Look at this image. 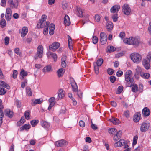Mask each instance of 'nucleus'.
I'll return each mask as SVG.
<instances>
[{
    "label": "nucleus",
    "mask_w": 151,
    "mask_h": 151,
    "mask_svg": "<svg viewBox=\"0 0 151 151\" xmlns=\"http://www.w3.org/2000/svg\"><path fill=\"white\" fill-rule=\"evenodd\" d=\"M124 42L128 45H132L135 46H138L141 42L140 38L139 37H131L124 39Z\"/></svg>",
    "instance_id": "1"
},
{
    "label": "nucleus",
    "mask_w": 151,
    "mask_h": 151,
    "mask_svg": "<svg viewBox=\"0 0 151 151\" xmlns=\"http://www.w3.org/2000/svg\"><path fill=\"white\" fill-rule=\"evenodd\" d=\"M130 57L133 62L137 63L140 62L142 58V56L140 54L137 53L131 54Z\"/></svg>",
    "instance_id": "2"
},
{
    "label": "nucleus",
    "mask_w": 151,
    "mask_h": 151,
    "mask_svg": "<svg viewBox=\"0 0 151 151\" xmlns=\"http://www.w3.org/2000/svg\"><path fill=\"white\" fill-rule=\"evenodd\" d=\"M47 18V17L44 14L42 16L41 19L39 20V22L37 25V27L38 28H41L45 27V21Z\"/></svg>",
    "instance_id": "3"
},
{
    "label": "nucleus",
    "mask_w": 151,
    "mask_h": 151,
    "mask_svg": "<svg viewBox=\"0 0 151 151\" xmlns=\"http://www.w3.org/2000/svg\"><path fill=\"white\" fill-rule=\"evenodd\" d=\"M132 75V72L130 70H127L125 74V80L127 82H129L131 83V86H132V83L133 82V79L131 78Z\"/></svg>",
    "instance_id": "4"
},
{
    "label": "nucleus",
    "mask_w": 151,
    "mask_h": 151,
    "mask_svg": "<svg viewBox=\"0 0 151 151\" xmlns=\"http://www.w3.org/2000/svg\"><path fill=\"white\" fill-rule=\"evenodd\" d=\"M150 126L149 123L144 122L141 125L140 127L141 131L142 132H145L148 130Z\"/></svg>",
    "instance_id": "5"
},
{
    "label": "nucleus",
    "mask_w": 151,
    "mask_h": 151,
    "mask_svg": "<svg viewBox=\"0 0 151 151\" xmlns=\"http://www.w3.org/2000/svg\"><path fill=\"white\" fill-rule=\"evenodd\" d=\"M100 41L102 45H104L107 42V35L104 32H101L100 35Z\"/></svg>",
    "instance_id": "6"
},
{
    "label": "nucleus",
    "mask_w": 151,
    "mask_h": 151,
    "mask_svg": "<svg viewBox=\"0 0 151 151\" xmlns=\"http://www.w3.org/2000/svg\"><path fill=\"white\" fill-rule=\"evenodd\" d=\"M122 11L127 15H129L131 9L129 5L127 4H124L122 7Z\"/></svg>",
    "instance_id": "7"
},
{
    "label": "nucleus",
    "mask_w": 151,
    "mask_h": 151,
    "mask_svg": "<svg viewBox=\"0 0 151 151\" xmlns=\"http://www.w3.org/2000/svg\"><path fill=\"white\" fill-rule=\"evenodd\" d=\"M60 44L58 42L53 43L52 45L49 46V49L52 51H55L60 46Z\"/></svg>",
    "instance_id": "8"
},
{
    "label": "nucleus",
    "mask_w": 151,
    "mask_h": 151,
    "mask_svg": "<svg viewBox=\"0 0 151 151\" xmlns=\"http://www.w3.org/2000/svg\"><path fill=\"white\" fill-rule=\"evenodd\" d=\"M71 86L73 89V91L75 92L78 91V87L76 83L73 78H70V80Z\"/></svg>",
    "instance_id": "9"
},
{
    "label": "nucleus",
    "mask_w": 151,
    "mask_h": 151,
    "mask_svg": "<svg viewBox=\"0 0 151 151\" xmlns=\"http://www.w3.org/2000/svg\"><path fill=\"white\" fill-rule=\"evenodd\" d=\"M8 3L9 4L10 7L17 8L18 6V1L17 0H9Z\"/></svg>",
    "instance_id": "10"
},
{
    "label": "nucleus",
    "mask_w": 151,
    "mask_h": 151,
    "mask_svg": "<svg viewBox=\"0 0 151 151\" xmlns=\"http://www.w3.org/2000/svg\"><path fill=\"white\" fill-rule=\"evenodd\" d=\"M67 144L66 141L64 139L55 142V145L58 147L64 146L66 145Z\"/></svg>",
    "instance_id": "11"
},
{
    "label": "nucleus",
    "mask_w": 151,
    "mask_h": 151,
    "mask_svg": "<svg viewBox=\"0 0 151 151\" xmlns=\"http://www.w3.org/2000/svg\"><path fill=\"white\" fill-rule=\"evenodd\" d=\"M2 104V101L0 99V125H1L2 123V119L4 116L3 112L2 110V109L4 108V106Z\"/></svg>",
    "instance_id": "12"
},
{
    "label": "nucleus",
    "mask_w": 151,
    "mask_h": 151,
    "mask_svg": "<svg viewBox=\"0 0 151 151\" xmlns=\"http://www.w3.org/2000/svg\"><path fill=\"white\" fill-rule=\"evenodd\" d=\"M43 47L42 45H40L37 49V53L38 56L40 58H42L43 53Z\"/></svg>",
    "instance_id": "13"
},
{
    "label": "nucleus",
    "mask_w": 151,
    "mask_h": 151,
    "mask_svg": "<svg viewBox=\"0 0 151 151\" xmlns=\"http://www.w3.org/2000/svg\"><path fill=\"white\" fill-rule=\"evenodd\" d=\"M120 8L119 6L115 5L113 6L110 9L111 13L114 14L117 13Z\"/></svg>",
    "instance_id": "14"
},
{
    "label": "nucleus",
    "mask_w": 151,
    "mask_h": 151,
    "mask_svg": "<svg viewBox=\"0 0 151 151\" xmlns=\"http://www.w3.org/2000/svg\"><path fill=\"white\" fill-rule=\"evenodd\" d=\"M150 111L147 107H145L143 109L142 114L145 117L148 116L150 115Z\"/></svg>",
    "instance_id": "15"
},
{
    "label": "nucleus",
    "mask_w": 151,
    "mask_h": 151,
    "mask_svg": "<svg viewBox=\"0 0 151 151\" xmlns=\"http://www.w3.org/2000/svg\"><path fill=\"white\" fill-rule=\"evenodd\" d=\"M28 32V28L26 27H24L22 29L21 32V36L22 37H24Z\"/></svg>",
    "instance_id": "16"
},
{
    "label": "nucleus",
    "mask_w": 151,
    "mask_h": 151,
    "mask_svg": "<svg viewBox=\"0 0 151 151\" xmlns=\"http://www.w3.org/2000/svg\"><path fill=\"white\" fill-rule=\"evenodd\" d=\"M32 104L33 106H35L36 104H40L43 101L42 99H33L32 100Z\"/></svg>",
    "instance_id": "17"
},
{
    "label": "nucleus",
    "mask_w": 151,
    "mask_h": 151,
    "mask_svg": "<svg viewBox=\"0 0 151 151\" xmlns=\"http://www.w3.org/2000/svg\"><path fill=\"white\" fill-rule=\"evenodd\" d=\"M64 22L66 26H68L70 24V18L67 15H65L64 18Z\"/></svg>",
    "instance_id": "18"
},
{
    "label": "nucleus",
    "mask_w": 151,
    "mask_h": 151,
    "mask_svg": "<svg viewBox=\"0 0 151 151\" xmlns=\"http://www.w3.org/2000/svg\"><path fill=\"white\" fill-rule=\"evenodd\" d=\"M149 61L146 59H144L143 60V65L145 68L147 69H148L150 68V65L149 63Z\"/></svg>",
    "instance_id": "19"
},
{
    "label": "nucleus",
    "mask_w": 151,
    "mask_h": 151,
    "mask_svg": "<svg viewBox=\"0 0 151 151\" xmlns=\"http://www.w3.org/2000/svg\"><path fill=\"white\" fill-rule=\"evenodd\" d=\"M31 126L30 124H25L24 125L22 126L19 129L20 131H22L23 130H25L28 131L30 129Z\"/></svg>",
    "instance_id": "20"
},
{
    "label": "nucleus",
    "mask_w": 151,
    "mask_h": 151,
    "mask_svg": "<svg viewBox=\"0 0 151 151\" xmlns=\"http://www.w3.org/2000/svg\"><path fill=\"white\" fill-rule=\"evenodd\" d=\"M4 87L9 89L10 88L9 86L2 81H0V87Z\"/></svg>",
    "instance_id": "21"
},
{
    "label": "nucleus",
    "mask_w": 151,
    "mask_h": 151,
    "mask_svg": "<svg viewBox=\"0 0 151 151\" xmlns=\"http://www.w3.org/2000/svg\"><path fill=\"white\" fill-rule=\"evenodd\" d=\"M5 114L9 117H12L13 116V112L9 109H7L5 111Z\"/></svg>",
    "instance_id": "22"
},
{
    "label": "nucleus",
    "mask_w": 151,
    "mask_h": 151,
    "mask_svg": "<svg viewBox=\"0 0 151 151\" xmlns=\"http://www.w3.org/2000/svg\"><path fill=\"white\" fill-rule=\"evenodd\" d=\"M140 116L141 114L140 113H136L134 116L133 119L134 121L136 122H138L140 119Z\"/></svg>",
    "instance_id": "23"
},
{
    "label": "nucleus",
    "mask_w": 151,
    "mask_h": 151,
    "mask_svg": "<svg viewBox=\"0 0 151 151\" xmlns=\"http://www.w3.org/2000/svg\"><path fill=\"white\" fill-rule=\"evenodd\" d=\"M55 29V25L52 23L49 26V34L50 35H52L53 34Z\"/></svg>",
    "instance_id": "24"
},
{
    "label": "nucleus",
    "mask_w": 151,
    "mask_h": 151,
    "mask_svg": "<svg viewBox=\"0 0 151 151\" xmlns=\"http://www.w3.org/2000/svg\"><path fill=\"white\" fill-rule=\"evenodd\" d=\"M49 24V22H46L45 27H44V29L43 32V34L44 35H46L48 34Z\"/></svg>",
    "instance_id": "25"
},
{
    "label": "nucleus",
    "mask_w": 151,
    "mask_h": 151,
    "mask_svg": "<svg viewBox=\"0 0 151 151\" xmlns=\"http://www.w3.org/2000/svg\"><path fill=\"white\" fill-rule=\"evenodd\" d=\"M52 67L50 65H47L45 67L42 69V71L45 73L49 72L51 71Z\"/></svg>",
    "instance_id": "26"
},
{
    "label": "nucleus",
    "mask_w": 151,
    "mask_h": 151,
    "mask_svg": "<svg viewBox=\"0 0 151 151\" xmlns=\"http://www.w3.org/2000/svg\"><path fill=\"white\" fill-rule=\"evenodd\" d=\"M65 72V69L63 68H60L58 69L57 71V75L59 77H60L63 76Z\"/></svg>",
    "instance_id": "27"
},
{
    "label": "nucleus",
    "mask_w": 151,
    "mask_h": 151,
    "mask_svg": "<svg viewBox=\"0 0 151 151\" xmlns=\"http://www.w3.org/2000/svg\"><path fill=\"white\" fill-rule=\"evenodd\" d=\"M41 125L42 127H43L44 128L48 129L50 127V125L49 123L45 121H42L41 122Z\"/></svg>",
    "instance_id": "28"
},
{
    "label": "nucleus",
    "mask_w": 151,
    "mask_h": 151,
    "mask_svg": "<svg viewBox=\"0 0 151 151\" xmlns=\"http://www.w3.org/2000/svg\"><path fill=\"white\" fill-rule=\"evenodd\" d=\"M116 50V48L113 46H108L107 47L106 52L111 53L114 52Z\"/></svg>",
    "instance_id": "29"
},
{
    "label": "nucleus",
    "mask_w": 151,
    "mask_h": 151,
    "mask_svg": "<svg viewBox=\"0 0 151 151\" xmlns=\"http://www.w3.org/2000/svg\"><path fill=\"white\" fill-rule=\"evenodd\" d=\"M28 75L27 73L23 69H22L20 73V75L21 76V79H23L24 78V77L27 76Z\"/></svg>",
    "instance_id": "30"
},
{
    "label": "nucleus",
    "mask_w": 151,
    "mask_h": 151,
    "mask_svg": "<svg viewBox=\"0 0 151 151\" xmlns=\"http://www.w3.org/2000/svg\"><path fill=\"white\" fill-rule=\"evenodd\" d=\"M109 120L112 122L114 124H118L120 123L119 120L116 118H112L110 119Z\"/></svg>",
    "instance_id": "31"
},
{
    "label": "nucleus",
    "mask_w": 151,
    "mask_h": 151,
    "mask_svg": "<svg viewBox=\"0 0 151 151\" xmlns=\"http://www.w3.org/2000/svg\"><path fill=\"white\" fill-rule=\"evenodd\" d=\"M113 27V24L112 22H108L107 23V28L109 31L111 30Z\"/></svg>",
    "instance_id": "32"
},
{
    "label": "nucleus",
    "mask_w": 151,
    "mask_h": 151,
    "mask_svg": "<svg viewBox=\"0 0 151 151\" xmlns=\"http://www.w3.org/2000/svg\"><path fill=\"white\" fill-rule=\"evenodd\" d=\"M141 76L143 78L148 79L150 76V74L148 73H140Z\"/></svg>",
    "instance_id": "33"
},
{
    "label": "nucleus",
    "mask_w": 151,
    "mask_h": 151,
    "mask_svg": "<svg viewBox=\"0 0 151 151\" xmlns=\"http://www.w3.org/2000/svg\"><path fill=\"white\" fill-rule=\"evenodd\" d=\"M30 111L29 110H27L25 111L24 116L26 119L28 120L30 119Z\"/></svg>",
    "instance_id": "34"
},
{
    "label": "nucleus",
    "mask_w": 151,
    "mask_h": 151,
    "mask_svg": "<svg viewBox=\"0 0 151 151\" xmlns=\"http://www.w3.org/2000/svg\"><path fill=\"white\" fill-rule=\"evenodd\" d=\"M117 146L118 147H121L124 145L125 143L124 140L123 139H120L119 141L116 142Z\"/></svg>",
    "instance_id": "35"
},
{
    "label": "nucleus",
    "mask_w": 151,
    "mask_h": 151,
    "mask_svg": "<svg viewBox=\"0 0 151 151\" xmlns=\"http://www.w3.org/2000/svg\"><path fill=\"white\" fill-rule=\"evenodd\" d=\"M68 41L69 48L70 49V50H72L73 49V46L71 45L72 39L71 37L69 36H68Z\"/></svg>",
    "instance_id": "36"
},
{
    "label": "nucleus",
    "mask_w": 151,
    "mask_h": 151,
    "mask_svg": "<svg viewBox=\"0 0 151 151\" xmlns=\"http://www.w3.org/2000/svg\"><path fill=\"white\" fill-rule=\"evenodd\" d=\"M39 122V121L38 120H33L30 121V123L32 127H35L37 124Z\"/></svg>",
    "instance_id": "37"
},
{
    "label": "nucleus",
    "mask_w": 151,
    "mask_h": 151,
    "mask_svg": "<svg viewBox=\"0 0 151 151\" xmlns=\"http://www.w3.org/2000/svg\"><path fill=\"white\" fill-rule=\"evenodd\" d=\"M58 96L59 98H62L64 96V92L62 89L60 90Z\"/></svg>",
    "instance_id": "38"
},
{
    "label": "nucleus",
    "mask_w": 151,
    "mask_h": 151,
    "mask_svg": "<svg viewBox=\"0 0 151 151\" xmlns=\"http://www.w3.org/2000/svg\"><path fill=\"white\" fill-rule=\"evenodd\" d=\"M0 24L2 28L6 26V22L5 19H2L0 22Z\"/></svg>",
    "instance_id": "39"
},
{
    "label": "nucleus",
    "mask_w": 151,
    "mask_h": 151,
    "mask_svg": "<svg viewBox=\"0 0 151 151\" xmlns=\"http://www.w3.org/2000/svg\"><path fill=\"white\" fill-rule=\"evenodd\" d=\"M138 89L137 85L136 84H135L132 86V90L134 92H136L138 91Z\"/></svg>",
    "instance_id": "40"
},
{
    "label": "nucleus",
    "mask_w": 151,
    "mask_h": 151,
    "mask_svg": "<svg viewBox=\"0 0 151 151\" xmlns=\"http://www.w3.org/2000/svg\"><path fill=\"white\" fill-rule=\"evenodd\" d=\"M77 10L78 13V16L80 17H82L83 16V14L81 9L80 7H78Z\"/></svg>",
    "instance_id": "41"
},
{
    "label": "nucleus",
    "mask_w": 151,
    "mask_h": 151,
    "mask_svg": "<svg viewBox=\"0 0 151 151\" xmlns=\"http://www.w3.org/2000/svg\"><path fill=\"white\" fill-rule=\"evenodd\" d=\"M117 132L116 129L114 128L110 129L109 130V132L110 134H114Z\"/></svg>",
    "instance_id": "42"
},
{
    "label": "nucleus",
    "mask_w": 151,
    "mask_h": 151,
    "mask_svg": "<svg viewBox=\"0 0 151 151\" xmlns=\"http://www.w3.org/2000/svg\"><path fill=\"white\" fill-rule=\"evenodd\" d=\"M26 90L27 93L28 95L29 96H31L32 95V93L31 89L29 87H27L26 88Z\"/></svg>",
    "instance_id": "43"
},
{
    "label": "nucleus",
    "mask_w": 151,
    "mask_h": 151,
    "mask_svg": "<svg viewBox=\"0 0 151 151\" xmlns=\"http://www.w3.org/2000/svg\"><path fill=\"white\" fill-rule=\"evenodd\" d=\"M118 17L117 13L114 14L112 16V18L114 22H116L117 21Z\"/></svg>",
    "instance_id": "44"
},
{
    "label": "nucleus",
    "mask_w": 151,
    "mask_h": 151,
    "mask_svg": "<svg viewBox=\"0 0 151 151\" xmlns=\"http://www.w3.org/2000/svg\"><path fill=\"white\" fill-rule=\"evenodd\" d=\"M6 90L3 88L0 87V95H3L6 93Z\"/></svg>",
    "instance_id": "45"
},
{
    "label": "nucleus",
    "mask_w": 151,
    "mask_h": 151,
    "mask_svg": "<svg viewBox=\"0 0 151 151\" xmlns=\"http://www.w3.org/2000/svg\"><path fill=\"white\" fill-rule=\"evenodd\" d=\"M103 62V60L102 58L99 59L96 63L97 65L99 66H101Z\"/></svg>",
    "instance_id": "46"
},
{
    "label": "nucleus",
    "mask_w": 151,
    "mask_h": 151,
    "mask_svg": "<svg viewBox=\"0 0 151 151\" xmlns=\"http://www.w3.org/2000/svg\"><path fill=\"white\" fill-rule=\"evenodd\" d=\"M15 104L18 108H20L21 106V104L20 101L19 100L17 99L15 101Z\"/></svg>",
    "instance_id": "47"
},
{
    "label": "nucleus",
    "mask_w": 151,
    "mask_h": 151,
    "mask_svg": "<svg viewBox=\"0 0 151 151\" xmlns=\"http://www.w3.org/2000/svg\"><path fill=\"white\" fill-rule=\"evenodd\" d=\"M14 52L19 55H20L21 54V52L20 51V50L18 48H15L14 50Z\"/></svg>",
    "instance_id": "48"
},
{
    "label": "nucleus",
    "mask_w": 151,
    "mask_h": 151,
    "mask_svg": "<svg viewBox=\"0 0 151 151\" xmlns=\"http://www.w3.org/2000/svg\"><path fill=\"white\" fill-rule=\"evenodd\" d=\"M109 79L110 81L112 83H113L116 81V78L114 76H111L110 77Z\"/></svg>",
    "instance_id": "49"
},
{
    "label": "nucleus",
    "mask_w": 151,
    "mask_h": 151,
    "mask_svg": "<svg viewBox=\"0 0 151 151\" xmlns=\"http://www.w3.org/2000/svg\"><path fill=\"white\" fill-rule=\"evenodd\" d=\"M5 18L7 21H9L11 18V14H6Z\"/></svg>",
    "instance_id": "50"
},
{
    "label": "nucleus",
    "mask_w": 151,
    "mask_h": 151,
    "mask_svg": "<svg viewBox=\"0 0 151 151\" xmlns=\"http://www.w3.org/2000/svg\"><path fill=\"white\" fill-rule=\"evenodd\" d=\"M138 138V137L137 136L134 137L133 142V145H135L137 144Z\"/></svg>",
    "instance_id": "51"
},
{
    "label": "nucleus",
    "mask_w": 151,
    "mask_h": 151,
    "mask_svg": "<svg viewBox=\"0 0 151 151\" xmlns=\"http://www.w3.org/2000/svg\"><path fill=\"white\" fill-rule=\"evenodd\" d=\"M99 66L95 65L94 66V69L95 72L96 74H98L99 73Z\"/></svg>",
    "instance_id": "52"
},
{
    "label": "nucleus",
    "mask_w": 151,
    "mask_h": 151,
    "mask_svg": "<svg viewBox=\"0 0 151 151\" xmlns=\"http://www.w3.org/2000/svg\"><path fill=\"white\" fill-rule=\"evenodd\" d=\"M17 72L16 70H14L13 71L12 76L14 79H15L17 78Z\"/></svg>",
    "instance_id": "53"
},
{
    "label": "nucleus",
    "mask_w": 151,
    "mask_h": 151,
    "mask_svg": "<svg viewBox=\"0 0 151 151\" xmlns=\"http://www.w3.org/2000/svg\"><path fill=\"white\" fill-rule=\"evenodd\" d=\"M5 45H7L9 42V37H5Z\"/></svg>",
    "instance_id": "54"
},
{
    "label": "nucleus",
    "mask_w": 151,
    "mask_h": 151,
    "mask_svg": "<svg viewBox=\"0 0 151 151\" xmlns=\"http://www.w3.org/2000/svg\"><path fill=\"white\" fill-rule=\"evenodd\" d=\"M98 41V38L96 36H94L93 38V42L94 44H96L97 43Z\"/></svg>",
    "instance_id": "55"
},
{
    "label": "nucleus",
    "mask_w": 151,
    "mask_h": 151,
    "mask_svg": "<svg viewBox=\"0 0 151 151\" xmlns=\"http://www.w3.org/2000/svg\"><path fill=\"white\" fill-rule=\"evenodd\" d=\"M107 71L108 73L110 75H112L114 73L113 70L111 68H108Z\"/></svg>",
    "instance_id": "56"
},
{
    "label": "nucleus",
    "mask_w": 151,
    "mask_h": 151,
    "mask_svg": "<svg viewBox=\"0 0 151 151\" xmlns=\"http://www.w3.org/2000/svg\"><path fill=\"white\" fill-rule=\"evenodd\" d=\"M79 124L80 126L82 127H84L85 125L84 122L82 120L80 121L79 122Z\"/></svg>",
    "instance_id": "57"
},
{
    "label": "nucleus",
    "mask_w": 151,
    "mask_h": 151,
    "mask_svg": "<svg viewBox=\"0 0 151 151\" xmlns=\"http://www.w3.org/2000/svg\"><path fill=\"white\" fill-rule=\"evenodd\" d=\"M117 76L119 77L122 76L123 74V72L121 70H119L117 71L116 73Z\"/></svg>",
    "instance_id": "58"
},
{
    "label": "nucleus",
    "mask_w": 151,
    "mask_h": 151,
    "mask_svg": "<svg viewBox=\"0 0 151 151\" xmlns=\"http://www.w3.org/2000/svg\"><path fill=\"white\" fill-rule=\"evenodd\" d=\"M55 99V98L54 97L50 98L49 100V103H55L54 102Z\"/></svg>",
    "instance_id": "59"
},
{
    "label": "nucleus",
    "mask_w": 151,
    "mask_h": 151,
    "mask_svg": "<svg viewBox=\"0 0 151 151\" xmlns=\"http://www.w3.org/2000/svg\"><path fill=\"white\" fill-rule=\"evenodd\" d=\"M123 87L122 86H119L118 88V92L119 93H120L122 91Z\"/></svg>",
    "instance_id": "60"
},
{
    "label": "nucleus",
    "mask_w": 151,
    "mask_h": 151,
    "mask_svg": "<svg viewBox=\"0 0 151 151\" xmlns=\"http://www.w3.org/2000/svg\"><path fill=\"white\" fill-rule=\"evenodd\" d=\"M27 83V80H25L24 82H22L21 84V87L22 88H24L25 86L26 85Z\"/></svg>",
    "instance_id": "61"
},
{
    "label": "nucleus",
    "mask_w": 151,
    "mask_h": 151,
    "mask_svg": "<svg viewBox=\"0 0 151 151\" xmlns=\"http://www.w3.org/2000/svg\"><path fill=\"white\" fill-rule=\"evenodd\" d=\"M116 134H115V135L117 136L120 139L122 135V132L120 131H119L118 132H116Z\"/></svg>",
    "instance_id": "62"
},
{
    "label": "nucleus",
    "mask_w": 151,
    "mask_h": 151,
    "mask_svg": "<svg viewBox=\"0 0 151 151\" xmlns=\"http://www.w3.org/2000/svg\"><path fill=\"white\" fill-rule=\"evenodd\" d=\"M124 115L126 117H128L129 116V111L127 110L125 111L124 113Z\"/></svg>",
    "instance_id": "63"
},
{
    "label": "nucleus",
    "mask_w": 151,
    "mask_h": 151,
    "mask_svg": "<svg viewBox=\"0 0 151 151\" xmlns=\"http://www.w3.org/2000/svg\"><path fill=\"white\" fill-rule=\"evenodd\" d=\"M146 59L148 60L149 61H151V52H149L147 55Z\"/></svg>",
    "instance_id": "64"
}]
</instances>
